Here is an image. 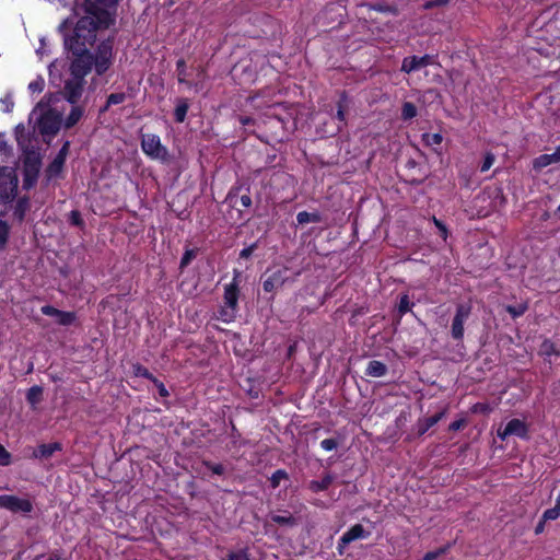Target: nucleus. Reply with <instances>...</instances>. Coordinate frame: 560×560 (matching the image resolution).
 <instances>
[{
  "label": "nucleus",
  "mask_w": 560,
  "mask_h": 560,
  "mask_svg": "<svg viewBox=\"0 0 560 560\" xmlns=\"http://www.w3.org/2000/svg\"><path fill=\"white\" fill-rule=\"evenodd\" d=\"M80 11L84 14L78 20L71 34L66 33L68 20L59 25V32L63 34L65 48L72 55L71 59H89L90 63H94L96 74L103 75L113 63V42L103 40L95 56L90 51V47L94 45L97 32L108 28L114 19L106 9L92 0H84L77 14H80Z\"/></svg>",
  "instance_id": "f257e3e1"
},
{
  "label": "nucleus",
  "mask_w": 560,
  "mask_h": 560,
  "mask_svg": "<svg viewBox=\"0 0 560 560\" xmlns=\"http://www.w3.org/2000/svg\"><path fill=\"white\" fill-rule=\"evenodd\" d=\"M93 67L94 63H90V60L86 58L71 59L69 67L70 77L65 80L63 89L60 92L62 97L71 105L78 104L82 97L86 84L85 77Z\"/></svg>",
  "instance_id": "f03ea898"
},
{
  "label": "nucleus",
  "mask_w": 560,
  "mask_h": 560,
  "mask_svg": "<svg viewBox=\"0 0 560 560\" xmlns=\"http://www.w3.org/2000/svg\"><path fill=\"white\" fill-rule=\"evenodd\" d=\"M61 120V114L56 109L49 108L38 117L36 127L43 137L51 138L59 131Z\"/></svg>",
  "instance_id": "7ed1b4c3"
},
{
  "label": "nucleus",
  "mask_w": 560,
  "mask_h": 560,
  "mask_svg": "<svg viewBox=\"0 0 560 560\" xmlns=\"http://www.w3.org/2000/svg\"><path fill=\"white\" fill-rule=\"evenodd\" d=\"M288 268H279L273 271L267 270L261 279L262 281V288L266 292H275L278 289L282 288L284 283L291 281L293 282L295 278H290L288 276Z\"/></svg>",
  "instance_id": "20e7f679"
},
{
  "label": "nucleus",
  "mask_w": 560,
  "mask_h": 560,
  "mask_svg": "<svg viewBox=\"0 0 560 560\" xmlns=\"http://www.w3.org/2000/svg\"><path fill=\"white\" fill-rule=\"evenodd\" d=\"M141 148L147 155L153 159L164 161L167 158L166 148L161 144L160 138L155 135L142 136Z\"/></svg>",
  "instance_id": "39448f33"
},
{
  "label": "nucleus",
  "mask_w": 560,
  "mask_h": 560,
  "mask_svg": "<svg viewBox=\"0 0 560 560\" xmlns=\"http://www.w3.org/2000/svg\"><path fill=\"white\" fill-rule=\"evenodd\" d=\"M471 313V306L468 304H458L452 322L451 334L455 340H462L464 337V324Z\"/></svg>",
  "instance_id": "423d86ee"
},
{
  "label": "nucleus",
  "mask_w": 560,
  "mask_h": 560,
  "mask_svg": "<svg viewBox=\"0 0 560 560\" xmlns=\"http://www.w3.org/2000/svg\"><path fill=\"white\" fill-rule=\"evenodd\" d=\"M18 187V179L7 167L0 166V199L11 200Z\"/></svg>",
  "instance_id": "0eeeda50"
},
{
  "label": "nucleus",
  "mask_w": 560,
  "mask_h": 560,
  "mask_svg": "<svg viewBox=\"0 0 560 560\" xmlns=\"http://www.w3.org/2000/svg\"><path fill=\"white\" fill-rule=\"evenodd\" d=\"M40 311L46 316L55 317L56 322L61 326H70L77 320L74 312L60 311L51 305H44Z\"/></svg>",
  "instance_id": "6e6552de"
},
{
  "label": "nucleus",
  "mask_w": 560,
  "mask_h": 560,
  "mask_svg": "<svg viewBox=\"0 0 560 560\" xmlns=\"http://www.w3.org/2000/svg\"><path fill=\"white\" fill-rule=\"evenodd\" d=\"M2 509L9 510L13 513H31L33 511V504L27 499H21L15 495H4Z\"/></svg>",
  "instance_id": "1a4fd4ad"
},
{
  "label": "nucleus",
  "mask_w": 560,
  "mask_h": 560,
  "mask_svg": "<svg viewBox=\"0 0 560 560\" xmlns=\"http://www.w3.org/2000/svg\"><path fill=\"white\" fill-rule=\"evenodd\" d=\"M433 62V58L430 55H424L422 57L411 56L404 59L401 65V71L406 73H410L412 71L424 68Z\"/></svg>",
  "instance_id": "9d476101"
},
{
  "label": "nucleus",
  "mask_w": 560,
  "mask_h": 560,
  "mask_svg": "<svg viewBox=\"0 0 560 560\" xmlns=\"http://www.w3.org/2000/svg\"><path fill=\"white\" fill-rule=\"evenodd\" d=\"M368 536L369 533L364 529V527L361 524H355L342 535V537L339 540V547L343 548L350 542L360 538H365Z\"/></svg>",
  "instance_id": "9b49d317"
},
{
  "label": "nucleus",
  "mask_w": 560,
  "mask_h": 560,
  "mask_svg": "<svg viewBox=\"0 0 560 560\" xmlns=\"http://www.w3.org/2000/svg\"><path fill=\"white\" fill-rule=\"evenodd\" d=\"M505 434L528 439V428L524 421L520 419H512L505 425Z\"/></svg>",
  "instance_id": "f8f14e48"
},
{
  "label": "nucleus",
  "mask_w": 560,
  "mask_h": 560,
  "mask_svg": "<svg viewBox=\"0 0 560 560\" xmlns=\"http://www.w3.org/2000/svg\"><path fill=\"white\" fill-rule=\"evenodd\" d=\"M560 161V145L556 149V151L551 154H542L538 158H536L533 162V167L536 171H540L544 167L558 163Z\"/></svg>",
  "instance_id": "ddd939ff"
},
{
  "label": "nucleus",
  "mask_w": 560,
  "mask_h": 560,
  "mask_svg": "<svg viewBox=\"0 0 560 560\" xmlns=\"http://www.w3.org/2000/svg\"><path fill=\"white\" fill-rule=\"evenodd\" d=\"M62 446L58 442L49 443V444H40L33 452V456L35 458L48 459L50 458L55 452L61 451Z\"/></svg>",
  "instance_id": "4468645a"
},
{
  "label": "nucleus",
  "mask_w": 560,
  "mask_h": 560,
  "mask_svg": "<svg viewBox=\"0 0 560 560\" xmlns=\"http://www.w3.org/2000/svg\"><path fill=\"white\" fill-rule=\"evenodd\" d=\"M84 113L85 108L83 105H80L79 103L72 105L71 110L65 120V128L70 129L73 126H75L79 122V120L83 117Z\"/></svg>",
  "instance_id": "2eb2a0df"
},
{
  "label": "nucleus",
  "mask_w": 560,
  "mask_h": 560,
  "mask_svg": "<svg viewBox=\"0 0 560 560\" xmlns=\"http://www.w3.org/2000/svg\"><path fill=\"white\" fill-rule=\"evenodd\" d=\"M350 105H351L350 98L348 97V95L345 92H342L337 102L336 118L339 121L346 122V114L349 110Z\"/></svg>",
  "instance_id": "dca6fc26"
},
{
  "label": "nucleus",
  "mask_w": 560,
  "mask_h": 560,
  "mask_svg": "<svg viewBox=\"0 0 560 560\" xmlns=\"http://www.w3.org/2000/svg\"><path fill=\"white\" fill-rule=\"evenodd\" d=\"M238 289L235 283H231L225 287L224 290V303L230 308L234 310L237 305Z\"/></svg>",
  "instance_id": "f3484780"
},
{
  "label": "nucleus",
  "mask_w": 560,
  "mask_h": 560,
  "mask_svg": "<svg viewBox=\"0 0 560 560\" xmlns=\"http://www.w3.org/2000/svg\"><path fill=\"white\" fill-rule=\"evenodd\" d=\"M444 415H445V412L441 411V412H438L431 417H428V418L419 421V423H418L419 435L424 434L430 428L435 425L444 417Z\"/></svg>",
  "instance_id": "a211bd4d"
},
{
  "label": "nucleus",
  "mask_w": 560,
  "mask_h": 560,
  "mask_svg": "<svg viewBox=\"0 0 560 560\" xmlns=\"http://www.w3.org/2000/svg\"><path fill=\"white\" fill-rule=\"evenodd\" d=\"M366 375L372 377H381L387 373V366L381 361H370L366 368Z\"/></svg>",
  "instance_id": "6ab92c4d"
},
{
  "label": "nucleus",
  "mask_w": 560,
  "mask_h": 560,
  "mask_svg": "<svg viewBox=\"0 0 560 560\" xmlns=\"http://www.w3.org/2000/svg\"><path fill=\"white\" fill-rule=\"evenodd\" d=\"M189 109V102L187 98L180 97L176 100V107L174 110V117L177 122H183L186 118Z\"/></svg>",
  "instance_id": "aec40b11"
},
{
  "label": "nucleus",
  "mask_w": 560,
  "mask_h": 560,
  "mask_svg": "<svg viewBox=\"0 0 560 560\" xmlns=\"http://www.w3.org/2000/svg\"><path fill=\"white\" fill-rule=\"evenodd\" d=\"M63 165L65 161L57 159L55 156L52 162L48 165V167L45 171L47 180H51L52 178L58 177L62 172Z\"/></svg>",
  "instance_id": "412c9836"
},
{
  "label": "nucleus",
  "mask_w": 560,
  "mask_h": 560,
  "mask_svg": "<svg viewBox=\"0 0 560 560\" xmlns=\"http://www.w3.org/2000/svg\"><path fill=\"white\" fill-rule=\"evenodd\" d=\"M26 400L32 407L39 404L43 400V387L38 385L32 386L26 393Z\"/></svg>",
  "instance_id": "4be33fe9"
},
{
  "label": "nucleus",
  "mask_w": 560,
  "mask_h": 560,
  "mask_svg": "<svg viewBox=\"0 0 560 560\" xmlns=\"http://www.w3.org/2000/svg\"><path fill=\"white\" fill-rule=\"evenodd\" d=\"M334 481V477L330 474L325 475L322 480H313L310 483V489L314 492L326 490Z\"/></svg>",
  "instance_id": "5701e85b"
},
{
  "label": "nucleus",
  "mask_w": 560,
  "mask_h": 560,
  "mask_svg": "<svg viewBox=\"0 0 560 560\" xmlns=\"http://www.w3.org/2000/svg\"><path fill=\"white\" fill-rule=\"evenodd\" d=\"M270 518L272 522L281 526L293 527L298 524L296 518L292 516L290 513H287V515H271Z\"/></svg>",
  "instance_id": "b1692460"
},
{
  "label": "nucleus",
  "mask_w": 560,
  "mask_h": 560,
  "mask_svg": "<svg viewBox=\"0 0 560 560\" xmlns=\"http://www.w3.org/2000/svg\"><path fill=\"white\" fill-rule=\"evenodd\" d=\"M417 107L411 102H405L401 107V118L410 120L417 116Z\"/></svg>",
  "instance_id": "393cba45"
},
{
  "label": "nucleus",
  "mask_w": 560,
  "mask_h": 560,
  "mask_svg": "<svg viewBox=\"0 0 560 560\" xmlns=\"http://www.w3.org/2000/svg\"><path fill=\"white\" fill-rule=\"evenodd\" d=\"M38 170H39V162L38 161H34L33 163H30L27 164L26 166V178H25V184L26 185H31V180H35L36 177H37V174H38Z\"/></svg>",
  "instance_id": "a878e982"
},
{
  "label": "nucleus",
  "mask_w": 560,
  "mask_h": 560,
  "mask_svg": "<svg viewBox=\"0 0 560 560\" xmlns=\"http://www.w3.org/2000/svg\"><path fill=\"white\" fill-rule=\"evenodd\" d=\"M289 475L284 469L276 470L270 477V485L272 489H276L280 486L281 480H288Z\"/></svg>",
  "instance_id": "bb28decb"
},
{
  "label": "nucleus",
  "mask_w": 560,
  "mask_h": 560,
  "mask_svg": "<svg viewBox=\"0 0 560 560\" xmlns=\"http://www.w3.org/2000/svg\"><path fill=\"white\" fill-rule=\"evenodd\" d=\"M296 221L299 224H306L308 222H318L319 215L317 213H310L307 211H301L296 215Z\"/></svg>",
  "instance_id": "cd10ccee"
},
{
  "label": "nucleus",
  "mask_w": 560,
  "mask_h": 560,
  "mask_svg": "<svg viewBox=\"0 0 560 560\" xmlns=\"http://www.w3.org/2000/svg\"><path fill=\"white\" fill-rule=\"evenodd\" d=\"M10 226L7 222L0 220V250H3L8 244Z\"/></svg>",
  "instance_id": "c85d7f7f"
},
{
  "label": "nucleus",
  "mask_w": 560,
  "mask_h": 560,
  "mask_svg": "<svg viewBox=\"0 0 560 560\" xmlns=\"http://www.w3.org/2000/svg\"><path fill=\"white\" fill-rule=\"evenodd\" d=\"M133 373L136 376H141V377L152 381L153 383H158V378H155L153 376V374L150 373L147 368H144L143 365H141L139 363L133 365Z\"/></svg>",
  "instance_id": "c756f323"
},
{
  "label": "nucleus",
  "mask_w": 560,
  "mask_h": 560,
  "mask_svg": "<svg viewBox=\"0 0 560 560\" xmlns=\"http://www.w3.org/2000/svg\"><path fill=\"white\" fill-rule=\"evenodd\" d=\"M540 351L544 355H560V351L556 348V346L553 345V342H551L550 340H545L542 343H541V347H540Z\"/></svg>",
  "instance_id": "7c9ffc66"
},
{
  "label": "nucleus",
  "mask_w": 560,
  "mask_h": 560,
  "mask_svg": "<svg viewBox=\"0 0 560 560\" xmlns=\"http://www.w3.org/2000/svg\"><path fill=\"white\" fill-rule=\"evenodd\" d=\"M176 70H177L178 82L179 83H187L188 85H190V83H188L186 81L187 72H186V62H185L184 59H178L177 60V62H176Z\"/></svg>",
  "instance_id": "2f4dec72"
},
{
  "label": "nucleus",
  "mask_w": 560,
  "mask_h": 560,
  "mask_svg": "<svg viewBox=\"0 0 560 560\" xmlns=\"http://www.w3.org/2000/svg\"><path fill=\"white\" fill-rule=\"evenodd\" d=\"M505 310L513 318H516L526 312L527 305L523 303L518 305H508Z\"/></svg>",
  "instance_id": "473e14b6"
},
{
  "label": "nucleus",
  "mask_w": 560,
  "mask_h": 560,
  "mask_svg": "<svg viewBox=\"0 0 560 560\" xmlns=\"http://www.w3.org/2000/svg\"><path fill=\"white\" fill-rule=\"evenodd\" d=\"M422 140L427 145L440 144L443 140L440 133H423Z\"/></svg>",
  "instance_id": "72a5a7b5"
},
{
  "label": "nucleus",
  "mask_w": 560,
  "mask_h": 560,
  "mask_svg": "<svg viewBox=\"0 0 560 560\" xmlns=\"http://www.w3.org/2000/svg\"><path fill=\"white\" fill-rule=\"evenodd\" d=\"M127 95L124 92L112 93L107 96V106L118 105L126 101Z\"/></svg>",
  "instance_id": "f704fd0d"
},
{
  "label": "nucleus",
  "mask_w": 560,
  "mask_h": 560,
  "mask_svg": "<svg viewBox=\"0 0 560 560\" xmlns=\"http://www.w3.org/2000/svg\"><path fill=\"white\" fill-rule=\"evenodd\" d=\"M196 256H197V249H187L180 259V265H179L180 269L186 268L190 264V261L194 258H196Z\"/></svg>",
  "instance_id": "c9c22d12"
},
{
  "label": "nucleus",
  "mask_w": 560,
  "mask_h": 560,
  "mask_svg": "<svg viewBox=\"0 0 560 560\" xmlns=\"http://www.w3.org/2000/svg\"><path fill=\"white\" fill-rule=\"evenodd\" d=\"M413 305L412 302H410L409 296L407 294H404L400 296V301L398 304V312L402 315L410 311L411 306Z\"/></svg>",
  "instance_id": "e433bc0d"
},
{
  "label": "nucleus",
  "mask_w": 560,
  "mask_h": 560,
  "mask_svg": "<svg viewBox=\"0 0 560 560\" xmlns=\"http://www.w3.org/2000/svg\"><path fill=\"white\" fill-rule=\"evenodd\" d=\"M15 138L16 142L20 147L24 148L26 142V136H25V127L24 125L20 124L15 127Z\"/></svg>",
  "instance_id": "4c0bfd02"
},
{
  "label": "nucleus",
  "mask_w": 560,
  "mask_h": 560,
  "mask_svg": "<svg viewBox=\"0 0 560 560\" xmlns=\"http://www.w3.org/2000/svg\"><path fill=\"white\" fill-rule=\"evenodd\" d=\"M69 222L72 224V225H75V226H79V228H82L84 225V221L81 217V213L80 211L78 210H72L69 214Z\"/></svg>",
  "instance_id": "58836bf2"
},
{
  "label": "nucleus",
  "mask_w": 560,
  "mask_h": 560,
  "mask_svg": "<svg viewBox=\"0 0 560 560\" xmlns=\"http://www.w3.org/2000/svg\"><path fill=\"white\" fill-rule=\"evenodd\" d=\"M494 161H495L494 154L491 152H487L483 158L482 164L480 166V171L487 172L488 170H490V167L493 165Z\"/></svg>",
  "instance_id": "ea45409f"
},
{
  "label": "nucleus",
  "mask_w": 560,
  "mask_h": 560,
  "mask_svg": "<svg viewBox=\"0 0 560 560\" xmlns=\"http://www.w3.org/2000/svg\"><path fill=\"white\" fill-rule=\"evenodd\" d=\"M560 516V511L558 509H556L555 506L551 508V509H548L544 512L542 514V520L545 522L547 521H553V520H557L558 517Z\"/></svg>",
  "instance_id": "a19ab883"
},
{
  "label": "nucleus",
  "mask_w": 560,
  "mask_h": 560,
  "mask_svg": "<svg viewBox=\"0 0 560 560\" xmlns=\"http://www.w3.org/2000/svg\"><path fill=\"white\" fill-rule=\"evenodd\" d=\"M206 467L211 470L215 475H223L225 472V467L222 464H213L210 462L205 463Z\"/></svg>",
  "instance_id": "79ce46f5"
},
{
  "label": "nucleus",
  "mask_w": 560,
  "mask_h": 560,
  "mask_svg": "<svg viewBox=\"0 0 560 560\" xmlns=\"http://www.w3.org/2000/svg\"><path fill=\"white\" fill-rule=\"evenodd\" d=\"M11 463V454L0 444V466H8Z\"/></svg>",
  "instance_id": "37998d69"
},
{
  "label": "nucleus",
  "mask_w": 560,
  "mask_h": 560,
  "mask_svg": "<svg viewBox=\"0 0 560 560\" xmlns=\"http://www.w3.org/2000/svg\"><path fill=\"white\" fill-rule=\"evenodd\" d=\"M448 2H450V0H430V1H427L423 4V9L424 10H431L433 8H436V7L446 5Z\"/></svg>",
  "instance_id": "c03bdc74"
},
{
  "label": "nucleus",
  "mask_w": 560,
  "mask_h": 560,
  "mask_svg": "<svg viewBox=\"0 0 560 560\" xmlns=\"http://www.w3.org/2000/svg\"><path fill=\"white\" fill-rule=\"evenodd\" d=\"M445 548H440L433 551L427 552L421 560H435L438 559L442 553L445 552Z\"/></svg>",
  "instance_id": "a18cd8bd"
},
{
  "label": "nucleus",
  "mask_w": 560,
  "mask_h": 560,
  "mask_svg": "<svg viewBox=\"0 0 560 560\" xmlns=\"http://www.w3.org/2000/svg\"><path fill=\"white\" fill-rule=\"evenodd\" d=\"M320 446L325 451H332L338 446V442L335 439H325L320 442Z\"/></svg>",
  "instance_id": "49530a36"
},
{
  "label": "nucleus",
  "mask_w": 560,
  "mask_h": 560,
  "mask_svg": "<svg viewBox=\"0 0 560 560\" xmlns=\"http://www.w3.org/2000/svg\"><path fill=\"white\" fill-rule=\"evenodd\" d=\"M44 80L43 79H37L33 82H31L28 84V89L32 91V92H42L43 89H44Z\"/></svg>",
  "instance_id": "de8ad7c7"
},
{
  "label": "nucleus",
  "mask_w": 560,
  "mask_h": 560,
  "mask_svg": "<svg viewBox=\"0 0 560 560\" xmlns=\"http://www.w3.org/2000/svg\"><path fill=\"white\" fill-rule=\"evenodd\" d=\"M69 147H70L69 141H66L63 143V145L61 147V149L59 150V152L56 155V158L66 162V159H67V155H68V152H69Z\"/></svg>",
  "instance_id": "09e8293b"
},
{
  "label": "nucleus",
  "mask_w": 560,
  "mask_h": 560,
  "mask_svg": "<svg viewBox=\"0 0 560 560\" xmlns=\"http://www.w3.org/2000/svg\"><path fill=\"white\" fill-rule=\"evenodd\" d=\"M25 205L26 200H20L18 203L14 214L19 218V220H23L24 218Z\"/></svg>",
  "instance_id": "8fccbe9b"
},
{
  "label": "nucleus",
  "mask_w": 560,
  "mask_h": 560,
  "mask_svg": "<svg viewBox=\"0 0 560 560\" xmlns=\"http://www.w3.org/2000/svg\"><path fill=\"white\" fill-rule=\"evenodd\" d=\"M0 153L8 155L10 153V148L4 140V135L0 132Z\"/></svg>",
  "instance_id": "3c124183"
},
{
  "label": "nucleus",
  "mask_w": 560,
  "mask_h": 560,
  "mask_svg": "<svg viewBox=\"0 0 560 560\" xmlns=\"http://www.w3.org/2000/svg\"><path fill=\"white\" fill-rule=\"evenodd\" d=\"M255 247H256V245H255V244H253V245H250L249 247L244 248V249L240 253V257H241V258H248V257H250V256H252V254H253V252H254V249H255Z\"/></svg>",
  "instance_id": "603ef678"
},
{
  "label": "nucleus",
  "mask_w": 560,
  "mask_h": 560,
  "mask_svg": "<svg viewBox=\"0 0 560 560\" xmlns=\"http://www.w3.org/2000/svg\"><path fill=\"white\" fill-rule=\"evenodd\" d=\"M240 201L245 208H249L252 206V198L248 194L242 195Z\"/></svg>",
  "instance_id": "864d4df0"
},
{
  "label": "nucleus",
  "mask_w": 560,
  "mask_h": 560,
  "mask_svg": "<svg viewBox=\"0 0 560 560\" xmlns=\"http://www.w3.org/2000/svg\"><path fill=\"white\" fill-rule=\"evenodd\" d=\"M229 560H248L244 552H234L229 556Z\"/></svg>",
  "instance_id": "5fc2aeb1"
},
{
  "label": "nucleus",
  "mask_w": 560,
  "mask_h": 560,
  "mask_svg": "<svg viewBox=\"0 0 560 560\" xmlns=\"http://www.w3.org/2000/svg\"><path fill=\"white\" fill-rule=\"evenodd\" d=\"M464 424H465L464 420H456L450 424V430L457 431V430L462 429Z\"/></svg>",
  "instance_id": "6e6d98bb"
},
{
  "label": "nucleus",
  "mask_w": 560,
  "mask_h": 560,
  "mask_svg": "<svg viewBox=\"0 0 560 560\" xmlns=\"http://www.w3.org/2000/svg\"><path fill=\"white\" fill-rule=\"evenodd\" d=\"M159 389V394L162 396V397H166L168 396V392L167 389L165 388L164 384L161 383L159 380H158V383H154Z\"/></svg>",
  "instance_id": "4d7b16f0"
},
{
  "label": "nucleus",
  "mask_w": 560,
  "mask_h": 560,
  "mask_svg": "<svg viewBox=\"0 0 560 560\" xmlns=\"http://www.w3.org/2000/svg\"><path fill=\"white\" fill-rule=\"evenodd\" d=\"M434 222H435V225L438 226V229L442 232V235L443 237L445 238L446 237V228L445 225L440 222L439 220L434 219Z\"/></svg>",
  "instance_id": "13d9d810"
},
{
  "label": "nucleus",
  "mask_w": 560,
  "mask_h": 560,
  "mask_svg": "<svg viewBox=\"0 0 560 560\" xmlns=\"http://www.w3.org/2000/svg\"><path fill=\"white\" fill-rule=\"evenodd\" d=\"M241 189V187H237V188H234L233 190H231L228 195V200L230 202H233V198L237 196V191Z\"/></svg>",
  "instance_id": "bf43d9fd"
},
{
  "label": "nucleus",
  "mask_w": 560,
  "mask_h": 560,
  "mask_svg": "<svg viewBox=\"0 0 560 560\" xmlns=\"http://www.w3.org/2000/svg\"><path fill=\"white\" fill-rule=\"evenodd\" d=\"M545 521L541 518L535 528V534H540L544 532Z\"/></svg>",
  "instance_id": "052dcab7"
},
{
  "label": "nucleus",
  "mask_w": 560,
  "mask_h": 560,
  "mask_svg": "<svg viewBox=\"0 0 560 560\" xmlns=\"http://www.w3.org/2000/svg\"><path fill=\"white\" fill-rule=\"evenodd\" d=\"M240 122L244 126L246 125H249L250 122H253V119L248 116H245V117H240Z\"/></svg>",
  "instance_id": "680f3d73"
},
{
  "label": "nucleus",
  "mask_w": 560,
  "mask_h": 560,
  "mask_svg": "<svg viewBox=\"0 0 560 560\" xmlns=\"http://www.w3.org/2000/svg\"><path fill=\"white\" fill-rule=\"evenodd\" d=\"M424 178H425L424 176H421V177H416V176H415V177H412L409 182H410L411 184L419 185V184H421V183L424 180Z\"/></svg>",
  "instance_id": "e2e57ef3"
},
{
  "label": "nucleus",
  "mask_w": 560,
  "mask_h": 560,
  "mask_svg": "<svg viewBox=\"0 0 560 560\" xmlns=\"http://www.w3.org/2000/svg\"><path fill=\"white\" fill-rule=\"evenodd\" d=\"M417 165H418L417 162L415 160H412V159L408 160L407 163H406V166L408 168H416Z\"/></svg>",
  "instance_id": "0e129e2a"
},
{
  "label": "nucleus",
  "mask_w": 560,
  "mask_h": 560,
  "mask_svg": "<svg viewBox=\"0 0 560 560\" xmlns=\"http://www.w3.org/2000/svg\"><path fill=\"white\" fill-rule=\"evenodd\" d=\"M475 410H480V411H487L488 410V407L486 405H482V404H477L475 406Z\"/></svg>",
  "instance_id": "69168bd1"
},
{
  "label": "nucleus",
  "mask_w": 560,
  "mask_h": 560,
  "mask_svg": "<svg viewBox=\"0 0 560 560\" xmlns=\"http://www.w3.org/2000/svg\"><path fill=\"white\" fill-rule=\"evenodd\" d=\"M510 434H505V429L503 431H498V436L501 439V440H505Z\"/></svg>",
  "instance_id": "338daca9"
},
{
  "label": "nucleus",
  "mask_w": 560,
  "mask_h": 560,
  "mask_svg": "<svg viewBox=\"0 0 560 560\" xmlns=\"http://www.w3.org/2000/svg\"><path fill=\"white\" fill-rule=\"evenodd\" d=\"M556 509H558L560 511V494L558 495L557 500H556V505H555Z\"/></svg>",
  "instance_id": "774afa93"
}]
</instances>
